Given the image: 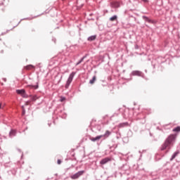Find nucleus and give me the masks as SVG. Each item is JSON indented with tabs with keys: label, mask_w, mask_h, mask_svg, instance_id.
<instances>
[{
	"label": "nucleus",
	"mask_w": 180,
	"mask_h": 180,
	"mask_svg": "<svg viewBox=\"0 0 180 180\" xmlns=\"http://www.w3.org/2000/svg\"><path fill=\"white\" fill-rule=\"evenodd\" d=\"M176 139V135L170 134L165 141V142L162 144L160 147V150L164 151L165 150H171V146H174V143H175V140Z\"/></svg>",
	"instance_id": "nucleus-1"
},
{
	"label": "nucleus",
	"mask_w": 180,
	"mask_h": 180,
	"mask_svg": "<svg viewBox=\"0 0 180 180\" xmlns=\"http://www.w3.org/2000/svg\"><path fill=\"white\" fill-rule=\"evenodd\" d=\"M74 77H75V72H72L69 75V77L66 82V84L65 85V89H68L70 88V85H71V82H72V80L74 79Z\"/></svg>",
	"instance_id": "nucleus-2"
},
{
	"label": "nucleus",
	"mask_w": 180,
	"mask_h": 180,
	"mask_svg": "<svg viewBox=\"0 0 180 180\" xmlns=\"http://www.w3.org/2000/svg\"><path fill=\"white\" fill-rule=\"evenodd\" d=\"M84 174H85L84 170L79 171L76 174L70 176V178H71V179H78V178H79V176H82V175H84Z\"/></svg>",
	"instance_id": "nucleus-3"
},
{
	"label": "nucleus",
	"mask_w": 180,
	"mask_h": 180,
	"mask_svg": "<svg viewBox=\"0 0 180 180\" xmlns=\"http://www.w3.org/2000/svg\"><path fill=\"white\" fill-rule=\"evenodd\" d=\"M131 75L133 77H143L144 75L143 74V72L140 70H133L131 72Z\"/></svg>",
	"instance_id": "nucleus-4"
},
{
	"label": "nucleus",
	"mask_w": 180,
	"mask_h": 180,
	"mask_svg": "<svg viewBox=\"0 0 180 180\" xmlns=\"http://www.w3.org/2000/svg\"><path fill=\"white\" fill-rule=\"evenodd\" d=\"M110 161H112L111 158H105L100 161V164L101 165H105V164H108V162H110Z\"/></svg>",
	"instance_id": "nucleus-5"
},
{
	"label": "nucleus",
	"mask_w": 180,
	"mask_h": 180,
	"mask_svg": "<svg viewBox=\"0 0 180 180\" xmlns=\"http://www.w3.org/2000/svg\"><path fill=\"white\" fill-rule=\"evenodd\" d=\"M111 8H120V3L119 1H112L110 3Z\"/></svg>",
	"instance_id": "nucleus-6"
},
{
	"label": "nucleus",
	"mask_w": 180,
	"mask_h": 180,
	"mask_svg": "<svg viewBox=\"0 0 180 180\" xmlns=\"http://www.w3.org/2000/svg\"><path fill=\"white\" fill-rule=\"evenodd\" d=\"M102 139V135L97 136L96 137H90L91 141L95 143V141H99Z\"/></svg>",
	"instance_id": "nucleus-7"
},
{
	"label": "nucleus",
	"mask_w": 180,
	"mask_h": 180,
	"mask_svg": "<svg viewBox=\"0 0 180 180\" xmlns=\"http://www.w3.org/2000/svg\"><path fill=\"white\" fill-rule=\"evenodd\" d=\"M143 19L145 22H148V23H154V20L148 18V17L146 16V15H143Z\"/></svg>",
	"instance_id": "nucleus-8"
},
{
	"label": "nucleus",
	"mask_w": 180,
	"mask_h": 180,
	"mask_svg": "<svg viewBox=\"0 0 180 180\" xmlns=\"http://www.w3.org/2000/svg\"><path fill=\"white\" fill-rule=\"evenodd\" d=\"M112 134V132L109 130L105 131V134L101 135L104 139H108Z\"/></svg>",
	"instance_id": "nucleus-9"
},
{
	"label": "nucleus",
	"mask_w": 180,
	"mask_h": 180,
	"mask_svg": "<svg viewBox=\"0 0 180 180\" xmlns=\"http://www.w3.org/2000/svg\"><path fill=\"white\" fill-rule=\"evenodd\" d=\"M16 136V130L11 129L9 132V137L12 139V137H15Z\"/></svg>",
	"instance_id": "nucleus-10"
},
{
	"label": "nucleus",
	"mask_w": 180,
	"mask_h": 180,
	"mask_svg": "<svg viewBox=\"0 0 180 180\" xmlns=\"http://www.w3.org/2000/svg\"><path fill=\"white\" fill-rule=\"evenodd\" d=\"M27 88H30V89H38L39 84H37V85L29 84L27 86Z\"/></svg>",
	"instance_id": "nucleus-11"
},
{
	"label": "nucleus",
	"mask_w": 180,
	"mask_h": 180,
	"mask_svg": "<svg viewBox=\"0 0 180 180\" xmlns=\"http://www.w3.org/2000/svg\"><path fill=\"white\" fill-rule=\"evenodd\" d=\"M178 154H179V151L174 152L170 158V161H174V160H175V158L178 156Z\"/></svg>",
	"instance_id": "nucleus-12"
},
{
	"label": "nucleus",
	"mask_w": 180,
	"mask_h": 180,
	"mask_svg": "<svg viewBox=\"0 0 180 180\" xmlns=\"http://www.w3.org/2000/svg\"><path fill=\"white\" fill-rule=\"evenodd\" d=\"M127 126H129V122H122L118 125V127L122 129V127H127Z\"/></svg>",
	"instance_id": "nucleus-13"
},
{
	"label": "nucleus",
	"mask_w": 180,
	"mask_h": 180,
	"mask_svg": "<svg viewBox=\"0 0 180 180\" xmlns=\"http://www.w3.org/2000/svg\"><path fill=\"white\" fill-rule=\"evenodd\" d=\"M96 39V35H92L88 37V41H94V40Z\"/></svg>",
	"instance_id": "nucleus-14"
},
{
	"label": "nucleus",
	"mask_w": 180,
	"mask_h": 180,
	"mask_svg": "<svg viewBox=\"0 0 180 180\" xmlns=\"http://www.w3.org/2000/svg\"><path fill=\"white\" fill-rule=\"evenodd\" d=\"M25 89H17L16 90V94H18V95H20L22 96V95L23 94H25Z\"/></svg>",
	"instance_id": "nucleus-15"
},
{
	"label": "nucleus",
	"mask_w": 180,
	"mask_h": 180,
	"mask_svg": "<svg viewBox=\"0 0 180 180\" xmlns=\"http://www.w3.org/2000/svg\"><path fill=\"white\" fill-rule=\"evenodd\" d=\"M32 68H34V66L33 65H27V66L24 67V70H30Z\"/></svg>",
	"instance_id": "nucleus-16"
},
{
	"label": "nucleus",
	"mask_w": 180,
	"mask_h": 180,
	"mask_svg": "<svg viewBox=\"0 0 180 180\" xmlns=\"http://www.w3.org/2000/svg\"><path fill=\"white\" fill-rule=\"evenodd\" d=\"M131 112H133V111H131L129 110H125L124 114V117H125L126 119H127V117H130V115L129 114L127 115L126 113H130Z\"/></svg>",
	"instance_id": "nucleus-17"
},
{
	"label": "nucleus",
	"mask_w": 180,
	"mask_h": 180,
	"mask_svg": "<svg viewBox=\"0 0 180 180\" xmlns=\"http://www.w3.org/2000/svg\"><path fill=\"white\" fill-rule=\"evenodd\" d=\"M95 81H96V76L94 75V76L92 77V79H90L89 84H91V85H94V84H95Z\"/></svg>",
	"instance_id": "nucleus-18"
},
{
	"label": "nucleus",
	"mask_w": 180,
	"mask_h": 180,
	"mask_svg": "<svg viewBox=\"0 0 180 180\" xmlns=\"http://www.w3.org/2000/svg\"><path fill=\"white\" fill-rule=\"evenodd\" d=\"M115 20H117V15H116L110 18V22H115Z\"/></svg>",
	"instance_id": "nucleus-19"
},
{
	"label": "nucleus",
	"mask_w": 180,
	"mask_h": 180,
	"mask_svg": "<svg viewBox=\"0 0 180 180\" xmlns=\"http://www.w3.org/2000/svg\"><path fill=\"white\" fill-rule=\"evenodd\" d=\"M30 98H31V101H32L33 102H34V101H36V99H37V96H32V95H30Z\"/></svg>",
	"instance_id": "nucleus-20"
},
{
	"label": "nucleus",
	"mask_w": 180,
	"mask_h": 180,
	"mask_svg": "<svg viewBox=\"0 0 180 180\" xmlns=\"http://www.w3.org/2000/svg\"><path fill=\"white\" fill-rule=\"evenodd\" d=\"M84 60H85V56H84L83 58H82L76 63V65H79V64H81V63H82V61H84Z\"/></svg>",
	"instance_id": "nucleus-21"
},
{
	"label": "nucleus",
	"mask_w": 180,
	"mask_h": 180,
	"mask_svg": "<svg viewBox=\"0 0 180 180\" xmlns=\"http://www.w3.org/2000/svg\"><path fill=\"white\" fill-rule=\"evenodd\" d=\"M172 131H175L176 133H179L180 131V127H176V128L173 129Z\"/></svg>",
	"instance_id": "nucleus-22"
},
{
	"label": "nucleus",
	"mask_w": 180,
	"mask_h": 180,
	"mask_svg": "<svg viewBox=\"0 0 180 180\" xmlns=\"http://www.w3.org/2000/svg\"><path fill=\"white\" fill-rule=\"evenodd\" d=\"M22 98H29V95H27V94H26V91H24V93H22V95L21 96Z\"/></svg>",
	"instance_id": "nucleus-23"
},
{
	"label": "nucleus",
	"mask_w": 180,
	"mask_h": 180,
	"mask_svg": "<svg viewBox=\"0 0 180 180\" xmlns=\"http://www.w3.org/2000/svg\"><path fill=\"white\" fill-rule=\"evenodd\" d=\"M142 113L148 114V113H150V110H148V109H143L142 110Z\"/></svg>",
	"instance_id": "nucleus-24"
},
{
	"label": "nucleus",
	"mask_w": 180,
	"mask_h": 180,
	"mask_svg": "<svg viewBox=\"0 0 180 180\" xmlns=\"http://www.w3.org/2000/svg\"><path fill=\"white\" fill-rule=\"evenodd\" d=\"M65 100V97H60V102H64V101Z\"/></svg>",
	"instance_id": "nucleus-25"
},
{
	"label": "nucleus",
	"mask_w": 180,
	"mask_h": 180,
	"mask_svg": "<svg viewBox=\"0 0 180 180\" xmlns=\"http://www.w3.org/2000/svg\"><path fill=\"white\" fill-rule=\"evenodd\" d=\"M61 162H62L61 160H60V159L58 160V161H57L58 165H60Z\"/></svg>",
	"instance_id": "nucleus-26"
},
{
	"label": "nucleus",
	"mask_w": 180,
	"mask_h": 180,
	"mask_svg": "<svg viewBox=\"0 0 180 180\" xmlns=\"http://www.w3.org/2000/svg\"><path fill=\"white\" fill-rule=\"evenodd\" d=\"M22 115H25V113H26V110H25V107H22Z\"/></svg>",
	"instance_id": "nucleus-27"
},
{
	"label": "nucleus",
	"mask_w": 180,
	"mask_h": 180,
	"mask_svg": "<svg viewBox=\"0 0 180 180\" xmlns=\"http://www.w3.org/2000/svg\"><path fill=\"white\" fill-rule=\"evenodd\" d=\"M134 49H135V50H139V45L135 44Z\"/></svg>",
	"instance_id": "nucleus-28"
},
{
	"label": "nucleus",
	"mask_w": 180,
	"mask_h": 180,
	"mask_svg": "<svg viewBox=\"0 0 180 180\" xmlns=\"http://www.w3.org/2000/svg\"><path fill=\"white\" fill-rule=\"evenodd\" d=\"M142 1V2H144L145 4H148V0H141Z\"/></svg>",
	"instance_id": "nucleus-29"
},
{
	"label": "nucleus",
	"mask_w": 180,
	"mask_h": 180,
	"mask_svg": "<svg viewBox=\"0 0 180 180\" xmlns=\"http://www.w3.org/2000/svg\"><path fill=\"white\" fill-rule=\"evenodd\" d=\"M29 103H30V101H27V102L25 103V105H29Z\"/></svg>",
	"instance_id": "nucleus-30"
},
{
	"label": "nucleus",
	"mask_w": 180,
	"mask_h": 180,
	"mask_svg": "<svg viewBox=\"0 0 180 180\" xmlns=\"http://www.w3.org/2000/svg\"><path fill=\"white\" fill-rule=\"evenodd\" d=\"M3 80L4 81V82H6V78H3Z\"/></svg>",
	"instance_id": "nucleus-31"
},
{
	"label": "nucleus",
	"mask_w": 180,
	"mask_h": 180,
	"mask_svg": "<svg viewBox=\"0 0 180 180\" xmlns=\"http://www.w3.org/2000/svg\"><path fill=\"white\" fill-rule=\"evenodd\" d=\"M1 54H4V50H1Z\"/></svg>",
	"instance_id": "nucleus-32"
},
{
	"label": "nucleus",
	"mask_w": 180,
	"mask_h": 180,
	"mask_svg": "<svg viewBox=\"0 0 180 180\" xmlns=\"http://www.w3.org/2000/svg\"><path fill=\"white\" fill-rule=\"evenodd\" d=\"M2 108V104H1V103H0V109H1Z\"/></svg>",
	"instance_id": "nucleus-33"
},
{
	"label": "nucleus",
	"mask_w": 180,
	"mask_h": 180,
	"mask_svg": "<svg viewBox=\"0 0 180 180\" xmlns=\"http://www.w3.org/2000/svg\"><path fill=\"white\" fill-rule=\"evenodd\" d=\"M32 32H35L34 29H32Z\"/></svg>",
	"instance_id": "nucleus-34"
},
{
	"label": "nucleus",
	"mask_w": 180,
	"mask_h": 180,
	"mask_svg": "<svg viewBox=\"0 0 180 180\" xmlns=\"http://www.w3.org/2000/svg\"><path fill=\"white\" fill-rule=\"evenodd\" d=\"M92 123H94V120H93L92 122H91V124H92Z\"/></svg>",
	"instance_id": "nucleus-35"
}]
</instances>
